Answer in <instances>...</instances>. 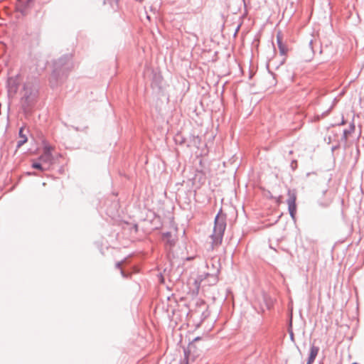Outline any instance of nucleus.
<instances>
[{"mask_svg":"<svg viewBox=\"0 0 364 364\" xmlns=\"http://www.w3.org/2000/svg\"><path fill=\"white\" fill-rule=\"evenodd\" d=\"M225 227V215L220 210L215 217L213 234L211 236L214 245L221 243Z\"/></svg>","mask_w":364,"mask_h":364,"instance_id":"obj_1","label":"nucleus"},{"mask_svg":"<svg viewBox=\"0 0 364 364\" xmlns=\"http://www.w3.org/2000/svg\"><path fill=\"white\" fill-rule=\"evenodd\" d=\"M296 195L294 191H288V199L287 204L289 208V211L292 218L294 217L296 210Z\"/></svg>","mask_w":364,"mask_h":364,"instance_id":"obj_2","label":"nucleus"},{"mask_svg":"<svg viewBox=\"0 0 364 364\" xmlns=\"http://www.w3.org/2000/svg\"><path fill=\"white\" fill-rule=\"evenodd\" d=\"M277 42L280 54L284 55H286L288 50L286 45L283 43V36L281 31H278L277 34Z\"/></svg>","mask_w":364,"mask_h":364,"instance_id":"obj_3","label":"nucleus"},{"mask_svg":"<svg viewBox=\"0 0 364 364\" xmlns=\"http://www.w3.org/2000/svg\"><path fill=\"white\" fill-rule=\"evenodd\" d=\"M51 151L52 149L50 146H46L43 154L40 156L39 160L43 163H50L53 159Z\"/></svg>","mask_w":364,"mask_h":364,"instance_id":"obj_4","label":"nucleus"},{"mask_svg":"<svg viewBox=\"0 0 364 364\" xmlns=\"http://www.w3.org/2000/svg\"><path fill=\"white\" fill-rule=\"evenodd\" d=\"M318 351H319L318 347H316L314 346L311 347L310 352H309V356L308 361H307L306 364H312L314 362L315 358H316V356L318 353Z\"/></svg>","mask_w":364,"mask_h":364,"instance_id":"obj_5","label":"nucleus"},{"mask_svg":"<svg viewBox=\"0 0 364 364\" xmlns=\"http://www.w3.org/2000/svg\"><path fill=\"white\" fill-rule=\"evenodd\" d=\"M28 141L26 134H24V128L21 127L19 130V140L17 143V146L20 147Z\"/></svg>","mask_w":364,"mask_h":364,"instance_id":"obj_6","label":"nucleus"},{"mask_svg":"<svg viewBox=\"0 0 364 364\" xmlns=\"http://www.w3.org/2000/svg\"><path fill=\"white\" fill-rule=\"evenodd\" d=\"M354 132V126L352 125L350 129L344 130L343 132V138L346 141L348 139V136Z\"/></svg>","mask_w":364,"mask_h":364,"instance_id":"obj_7","label":"nucleus"},{"mask_svg":"<svg viewBox=\"0 0 364 364\" xmlns=\"http://www.w3.org/2000/svg\"><path fill=\"white\" fill-rule=\"evenodd\" d=\"M32 167L36 169L43 170L41 164L38 162H33Z\"/></svg>","mask_w":364,"mask_h":364,"instance_id":"obj_8","label":"nucleus"},{"mask_svg":"<svg viewBox=\"0 0 364 364\" xmlns=\"http://www.w3.org/2000/svg\"><path fill=\"white\" fill-rule=\"evenodd\" d=\"M200 339H201L200 337H196V338H194L193 342L190 343V346H192L193 342L197 341H200Z\"/></svg>","mask_w":364,"mask_h":364,"instance_id":"obj_9","label":"nucleus"},{"mask_svg":"<svg viewBox=\"0 0 364 364\" xmlns=\"http://www.w3.org/2000/svg\"><path fill=\"white\" fill-rule=\"evenodd\" d=\"M352 364H358V363H352Z\"/></svg>","mask_w":364,"mask_h":364,"instance_id":"obj_10","label":"nucleus"}]
</instances>
